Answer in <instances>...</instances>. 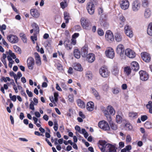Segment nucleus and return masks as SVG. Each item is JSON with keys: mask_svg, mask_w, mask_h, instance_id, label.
<instances>
[{"mask_svg": "<svg viewBox=\"0 0 152 152\" xmlns=\"http://www.w3.org/2000/svg\"><path fill=\"white\" fill-rule=\"evenodd\" d=\"M107 143L105 140L99 141L98 145L102 152H117V148L116 147L115 145Z\"/></svg>", "mask_w": 152, "mask_h": 152, "instance_id": "f257e3e1", "label": "nucleus"}, {"mask_svg": "<svg viewBox=\"0 0 152 152\" xmlns=\"http://www.w3.org/2000/svg\"><path fill=\"white\" fill-rule=\"evenodd\" d=\"M116 52L119 55L121 59L125 58V56L124 54V53H125L124 48L122 44H119L117 46Z\"/></svg>", "mask_w": 152, "mask_h": 152, "instance_id": "f03ea898", "label": "nucleus"}, {"mask_svg": "<svg viewBox=\"0 0 152 152\" xmlns=\"http://www.w3.org/2000/svg\"><path fill=\"white\" fill-rule=\"evenodd\" d=\"M80 21L82 26L83 29L87 30H90L91 29V23L88 20L83 18L81 19Z\"/></svg>", "mask_w": 152, "mask_h": 152, "instance_id": "7ed1b4c3", "label": "nucleus"}, {"mask_svg": "<svg viewBox=\"0 0 152 152\" xmlns=\"http://www.w3.org/2000/svg\"><path fill=\"white\" fill-rule=\"evenodd\" d=\"M99 72L101 75L104 78L108 77L110 73L107 67L105 66H102L100 69Z\"/></svg>", "mask_w": 152, "mask_h": 152, "instance_id": "20e7f679", "label": "nucleus"}, {"mask_svg": "<svg viewBox=\"0 0 152 152\" xmlns=\"http://www.w3.org/2000/svg\"><path fill=\"white\" fill-rule=\"evenodd\" d=\"M99 128L104 131H109L110 128L108 123L105 121H99L98 124Z\"/></svg>", "mask_w": 152, "mask_h": 152, "instance_id": "39448f33", "label": "nucleus"}, {"mask_svg": "<svg viewBox=\"0 0 152 152\" xmlns=\"http://www.w3.org/2000/svg\"><path fill=\"white\" fill-rule=\"evenodd\" d=\"M119 4L121 9L124 10L127 9L129 5L128 0H120Z\"/></svg>", "mask_w": 152, "mask_h": 152, "instance_id": "423d86ee", "label": "nucleus"}, {"mask_svg": "<svg viewBox=\"0 0 152 152\" xmlns=\"http://www.w3.org/2000/svg\"><path fill=\"white\" fill-rule=\"evenodd\" d=\"M106 56L109 58L113 59L115 57V52L113 48L111 47L107 48L105 51Z\"/></svg>", "mask_w": 152, "mask_h": 152, "instance_id": "0eeeda50", "label": "nucleus"}, {"mask_svg": "<svg viewBox=\"0 0 152 152\" xmlns=\"http://www.w3.org/2000/svg\"><path fill=\"white\" fill-rule=\"evenodd\" d=\"M141 56L142 60L146 63H149L151 60L150 55L146 52H142L141 53Z\"/></svg>", "mask_w": 152, "mask_h": 152, "instance_id": "6e6552de", "label": "nucleus"}, {"mask_svg": "<svg viewBox=\"0 0 152 152\" xmlns=\"http://www.w3.org/2000/svg\"><path fill=\"white\" fill-rule=\"evenodd\" d=\"M124 54L125 56H126L128 57L131 58H134L136 56V53L130 48L126 49Z\"/></svg>", "mask_w": 152, "mask_h": 152, "instance_id": "1a4fd4ad", "label": "nucleus"}, {"mask_svg": "<svg viewBox=\"0 0 152 152\" xmlns=\"http://www.w3.org/2000/svg\"><path fill=\"white\" fill-rule=\"evenodd\" d=\"M124 32L127 36L130 38L133 37V34L132 28L128 25H126L124 27Z\"/></svg>", "mask_w": 152, "mask_h": 152, "instance_id": "9d476101", "label": "nucleus"}, {"mask_svg": "<svg viewBox=\"0 0 152 152\" xmlns=\"http://www.w3.org/2000/svg\"><path fill=\"white\" fill-rule=\"evenodd\" d=\"M87 9L88 12L91 15L94 13V12L95 6L92 2H89L87 4Z\"/></svg>", "mask_w": 152, "mask_h": 152, "instance_id": "9b49d317", "label": "nucleus"}, {"mask_svg": "<svg viewBox=\"0 0 152 152\" xmlns=\"http://www.w3.org/2000/svg\"><path fill=\"white\" fill-rule=\"evenodd\" d=\"M105 38L109 42L113 41L114 39V35L113 32L110 30H107L105 34Z\"/></svg>", "mask_w": 152, "mask_h": 152, "instance_id": "f8f14e48", "label": "nucleus"}, {"mask_svg": "<svg viewBox=\"0 0 152 152\" xmlns=\"http://www.w3.org/2000/svg\"><path fill=\"white\" fill-rule=\"evenodd\" d=\"M140 79L143 81H146L148 78L149 75L145 71L141 70L139 72Z\"/></svg>", "mask_w": 152, "mask_h": 152, "instance_id": "ddd939ff", "label": "nucleus"}, {"mask_svg": "<svg viewBox=\"0 0 152 152\" xmlns=\"http://www.w3.org/2000/svg\"><path fill=\"white\" fill-rule=\"evenodd\" d=\"M8 40L12 43H15L18 42V39L17 36L12 34H10L7 37Z\"/></svg>", "mask_w": 152, "mask_h": 152, "instance_id": "4468645a", "label": "nucleus"}, {"mask_svg": "<svg viewBox=\"0 0 152 152\" xmlns=\"http://www.w3.org/2000/svg\"><path fill=\"white\" fill-rule=\"evenodd\" d=\"M140 2L138 0H135L132 3V9L133 11L137 12L140 9Z\"/></svg>", "mask_w": 152, "mask_h": 152, "instance_id": "2eb2a0df", "label": "nucleus"}, {"mask_svg": "<svg viewBox=\"0 0 152 152\" xmlns=\"http://www.w3.org/2000/svg\"><path fill=\"white\" fill-rule=\"evenodd\" d=\"M27 63L28 68L29 69L33 70L34 65V58L32 57H29L27 60Z\"/></svg>", "mask_w": 152, "mask_h": 152, "instance_id": "dca6fc26", "label": "nucleus"}, {"mask_svg": "<svg viewBox=\"0 0 152 152\" xmlns=\"http://www.w3.org/2000/svg\"><path fill=\"white\" fill-rule=\"evenodd\" d=\"M101 110L104 114V115L106 117L107 120L108 121H110L112 120V118L111 116L109 114V113L107 109L105 107L102 106L101 107Z\"/></svg>", "mask_w": 152, "mask_h": 152, "instance_id": "f3484780", "label": "nucleus"}, {"mask_svg": "<svg viewBox=\"0 0 152 152\" xmlns=\"http://www.w3.org/2000/svg\"><path fill=\"white\" fill-rule=\"evenodd\" d=\"M130 66L132 69L135 71H137L139 69V64L136 61H132L131 63Z\"/></svg>", "mask_w": 152, "mask_h": 152, "instance_id": "a211bd4d", "label": "nucleus"}, {"mask_svg": "<svg viewBox=\"0 0 152 152\" xmlns=\"http://www.w3.org/2000/svg\"><path fill=\"white\" fill-rule=\"evenodd\" d=\"M65 48L68 50H71L72 48L70 41L68 39H66L64 42Z\"/></svg>", "mask_w": 152, "mask_h": 152, "instance_id": "6ab92c4d", "label": "nucleus"}, {"mask_svg": "<svg viewBox=\"0 0 152 152\" xmlns=\"http://www.w3.org/2000/svg\"><path fill=\"white\" fill-rule=\"evenodd\" d=\"M88 48L84 46L81 49V52L82 56L83 57H86L88 56Z\"/></svg>", "mask_w": 152, "mask_h": 152, "instance_id": "aec40b11", "label": "nucleus"}, {"mask_svg": "<svg viewBox=\"0 0 152 152\" xmlns=\"http://www.w3.org/2000/svg\"><path fill=\"white\" fill-rule=\"evenodd\" d=\"M86 57L87 60L90 63L93 62L95 59V55L92 53H89Z\"/></svg>", "mask_w": 152, "mask_h": 152, "instance_id": "412c9836", "label": "nucleus"}, {"mask_svg": "<svg viewBox=\"0 0 152 152\" xmlns=\"http://www.w3.org/2000/svg\"><path fill=\"white\" fill-rule=\"evenodd\" d=\"M74 69L80 72H82L83 70V69L81 65L79 63H75L74 64L73 66Z\"/></svg>", "mask_w": 152, "mask_h": 152, "instance_id": "4be33fe9", "label": "nucleus"}, {"mask_svg": "<svg viewBox=\"0 0 152 152\" xmlns=\"http://www.w3.org/2000/svg\"><path fill=\"white\" fill-rule=\"evenodd\" d=\"M30 13L31 15L33 17L35 18H38L39 15V14L37 10L36 9L31 10Z\"/></svg>", "mask_w": 152, "mask_h": 152, "instance_id": "5701e85b", "label": "nucleus"}, {"mask_svg": "<svg viewBox=\"0 0 152 152\" xmlns=\"http://www.w3.org/2000/svg\"><path fill=\"white\" fill-rule=\"evenodd\" d=\"M94 103L92 102H88L86 106L87 110L89 111H91L94 109Z\"/></svg>", "mask_w": 152, "mask_h": 152, "instance_id": "b1692460", "label": "nucleus"}, {"mask_svg": "<svg viewBox=\"0 0 152 152\" xmlns=\"http://www.w3.org/2000/svg\"><path fill=\"white\" fill-rule=\"evenodd\" d=\"M34 55L36 64L38 66H40L41 64V62L39 55L37 53H35Z\"/></svg>", "mask_w": 152, "mask_h": 152, "instance_id": "393cba45", "label": "nucleus"}, {"mask_svg": "<svg viewBox=\"0 0 152 152\" xmlns=\"http://www.w3.org/2000/svg\"><path fill=\"white\" fill-rule=\"evenodd\" d=\"M115 38L116 42H119L122 41V37L120 33L117 32L115 34Z\"/></svg>", "mask_w": 152, "mask_h": 152, "instance_id": "a878e982", "label": "nucleus"}, {"mask_svg": "<svg viewBox=\"0 0 152 152\" xmlns=\"http://www.w3.org/2000/svg\"><path fill=\"white\" fill-rule=\"evenodd\" d=\"M107 109L108 111L109 114L114 115L115 113V110L112 106L110 105H108L107 108Z\"/></svg>", "mask_w": 152, "mask_h": 152, "instance_id": "bb28decb", "label": "nucleus"}, {"mask_svg": "<svg viewBox=\"0 0 152 152\" xmlns=\"http://www.w3.org/2000/svg\"><path fill=\"white\" fill-rule=\"evenodd\" d=\"M147 33L151 36H152V22L149 23L147 28Z\"/></svg>", "mask_w": 152, "mask_h": 152, "instance_id": "cd10ccee", "label": "nucleus"}, {"mask_svg": "<svg viewBox=\"0 0 152 152\" xmlns=\"http://www.w3.org/2000/svg\"><path fill=\"white\" fill-rule=\"evenodd\" d=\"M77 102L78 106L80 107L83 108L85 107V104L84 102L80 99L77 100Z\"/></svg>", "mask_w": 152, "mask_h": 152, "instance_id": "c85d7f7f", "label": "nucleus"}, {"mask_svg": "<svg viewBox=\"0 0 152 152\" xmlns=\"http://www.w3.org/2000/svg\"><path fill=\"white\" fill-rule=\"evenodd\" d=\"M119 19L120 22L119 24V26L120 28H121L123 26L124 22L126 20V19L123 16H120Z\"/></svg>", "mask_w": 152, "mask_h": 152, "instance_id": "c756f323", "label": "nucleus"}, {"mask_svg": "<svg viewBox=\"0 0 152 152\" xmlns=\"http://www.w3.org/2000/svg\"><path fill=\"white\" fill-rule=\"evenodd\" d=\"M75 58L77 59L79 58L80 57V53L78 49H75L73 52Z\"/></svg>", "mask_w": 152, "mask_h": 152, "instance_id": "7c9ffc66", "label": "nucleus"}, {"mask_svg": "<svg viewBox=\"0 0 152 152\" xmlns=\"http://www.w3.org/2000/svg\"><path fill=\"white\" fill-rule=\"evenodd\" d=\"M132 69L130 66H126L124 68V72L127 75L129 76L131 73Z\"/></svg>", "mask_w": 152, "mask_h": 152, "instance_id": "2f4dec72", "label": "nucleus"}, {"mask_svg": "<svg viewBox=\"0 0 152 152\" xmlns=\"http://www.w3.org/2000/svg\"><path fill=\"white\" fill-rule=\"evenodd\" d=\"M146 107L147 109H149V112L152 114V102L149 101L146 105Z\"/></svg>", "mask_w": 152, "mask_h": 152, "instance_id": "473e14b6", "label": "nucleus"}, {"mask_svg": "<svg viewBox=\"0 0 152 152\" xmlns=\"http://www.w3.org/2000/svg\"><path fill=\"white\" fill-rule=\"evenodd\" d=\"M92 92L95 96L97 98L99 99L100 98V96L99 94L97 91L94 88H91Z\"/></svg>", "mask_w": 152, "mask_h": 152, "instance_id": "72a5a7b5", "label": "nucleus"}, {"mask_svg": "<svg viewBox=\"0 0 152 152\" xmlns=\"http://www.w3.org/2000/svg\"><path fill=\"white\" fill-rule=\"evenodd\" d=\"M119 72V70L118 67L117 66H114L112 71V74L115 75H116L118 74Z\"/></svg>", "mask_w": 152, "mask_h": 152, "instance_id": "f704fd0d", "label": "nucleus"}, {"mask_svg": "<svg viewBox=\"0 0 152 152\" xmlns=\"http://www.w3.org/2000/svg\"><path fill=\"white\" fill-rule=\"evenodd\" d=\"M137 115V113L133 112H129V116L131 119L136 118Z\"/></svg>", "mask_w": 152, "mask_h": 152, "instance_id": "c9c22d12", "label": "nucleus"}, {"mask_svg": "<svg viewBox=\"0 0 152 152\" xmlns=\"http://www.w3.org/2000/svg\"><path fill=\"white\" fill-rule=\"evenodd\" d=\"M142 6L144 7H148L149 5V1L148 0H142Z\"/></svg>", "mask_w": 152, "mask_h": 152, "instance_id": "e433bc0d", "label": "nucleus"}, {"mask_svg": "<svg viewBox=\"0 0 152 152\" xmlns=\"http://www.w3.org/2000/svg\"><path fill=\"white\" fill-rule=\"evenodd\" d=\"M144 126L147 129H151L152 128V124L151 122L147 121L144 124Z\"/></svg>", "mask_w": 152, "mask_h": 152, "instance_id": "4c0bfd02", "label": "nucleus"}, {"mask_svg": "<svg viewBox=\"0 0 152 152\" xmlns=\"http://www.w3.org/2000/svg\"><path fill=\"white\" fill-rule=\"evenodd\" d=\"M86 76L88 79H91L93 77L92 72L90 71H87L86 72Z\"/></svg>", "mask_w": 152, "mask_h": 152, "instance_id": "58836bf2", "label": "nucleus"}, {"mask_svg": "<svg viewBox=\"0 0 152 152\" xmlns=\"http://www.w3.org/2000/svg\"><path fill=\"white\" fill-rule=\"evenodd\" d=\"M32 27L34 28V31L36 32V34L38 33L39 32V28L38 25L35 23H33L32 25Z\"/></svg>", "mask_w": 152, "mask_h": 152, "instance_id": "ea45409f", "label": "nucleus"}, {"mask_svg": "<svg viewBox=\"0 0 152 152\" xmlns=\"http://www.w3.org/2000/svg\"><path fill=\"white\" fill-rule=\"evenodd\" d=\"M20 36L21 39L24 43H26L27 42V38L26 35L23 33H20Z\"/></svg>", "mask_w": 152, "mask_h": 152, "instance_id": "a19ab883", "label": "nucleus"}, {"mask_svg": "<svg viewBox=\"0 0 152 152\" xmlns=\"http://www.w3.org/2000/svg\"><path fill=\"white\" fill-rule=\"evenodd\" d=\"M64 19L65 20V22L66 23H68L69 22V14L65 12H64Z\"/></svg>", "mask_w": 152, "mask_h": 152, "instance_id": "79ce46f5", "label": "nucleus"}, {"mask_svg": "<svg viewBox=\"0 0 152 152\" xmlns=\"http://www.w3.org/2000/svg\"><path fill=\"white\" fill-rule=\"evenodd\" d=\"M116 122L118 124H121L122 121V118L121 115H117L116 116Z\"/></svg>", "mask_w": 152, "mask_h": 152, "instance_id": "37998d69", "label": "nucleus"}, {"mask_svg": "<svg viewBox=\"0 0 152 152\" xmlns=\"http://www.w3.org/2000/svg\"><path fill=\"white\" fill-rule=\"evenodd\" d=\"M151 14V13L150 10L148 9H146L144 13L145 17L146 18H148L150 16Z\"/></svg>", "mask_w": 152, "mask_h": 152, "instance_id": "c03bdc74", "label": "nucleus"}, {"mask_svg": "<svg viewBox=\"0 0 152 152\" xmlns=\"http://www.w3.org/2000/svg\"><path fill=\"white\" fill-rule=\"evenodd\" d=\"M124 128L126 130H131L132 129V127L129 123H126L125 124Z\"/></svg>", "mask_w": 152, "mask_h": 152, "instance_id": "a18cd8bd", "label": "nucleus"}, {"mask_svg": "<svg viewBox=\"0 0 152 152\" xmlns=\"http://www.w3.org/2000/svg\"><path fill=\"white\" fill-rule=\"evenodd\" d=\"M100 23L101 26L105 28H107L109 25L108 23L106 20L101 21Z\"/></svg>", "mask_w": 152, "mask_h": 152, "instance_id": "49530a36", "label": "nucleus"}, {"mask_svg": "<svg viewBox=\"0 0 152 152\" xmlns=\"http://www.w3.org/2000/svg\"><path fill=\"white\" fill-rule=\"evenodd\" d=\"M97 32L98 34L100 36H103L104 34L103 30L101 28H98L97 29Z\"/></svg>", "mask_w": 152, "mask_h": 152, "instance_id": "de8ad7c7", "label": "nucleus"}, {"mask_svg": "<svg viewBox=\"0 0 152 152\" xmlns=\"http://www.w3.org/2000/svg\"><path fill=\"white\" fill-rule=\"evenodd\" d=\"M110 126L111 129L114 130H116L118 129V126L117 125L114 123L110 124Z\"/></svg>", "mask_w": 152, "mask_h": 152, "instance_id": "09e8293b", "label": "nucleus"}, {"mask_svg": "<svg viewBox=\"0 0 152 152\" xmlns=\"http://www.w3.org/2000/svg\"><path fill=\"white\" fill-rule=\"evenodd\" d=\"M14 48L15 49V51L18 54L21 53V51L19 47L15 45L14 46Z\"/></svg>", "mask_w": 152, "mask_h": 152, "instance_id": "8fccbe9b", "label": "nucleus"}, {"mask_svg": "<svg viewBox=\"0 0 152 152\" xmlns=\"http://www.w3.org/2000/svg\"><path fill=\"white\" fill-rule=\"evenodd\" d=\"M33 119L34 121V124L36 125L37 127H39L41 126V125L40 124L37 123L38 119L37 118L33 117Z\"/></svg>", "mask_w": 152, "mask_h": 152, "instance_id": "3c124183", "label": "nucleus"}, {"mask_svg": "<svg viewBox=\"0 0 152 152\" xmlns=\"http://www.w3.org/2000/svg\"><path fill=\"white\" fill-rule=\"evenodd\" d=\"M56 65L57 69L59 71L61 72L63 70L62 66L61 64L58 63L56 64Z\"/></svg>", "mask_w": 152, "mask_h": 152, "instance_id": "603ef678", "label": "nucleus"}, {"mask_svg": "<svg viewBox=\"0 0 152 152\" xmlns=\"http://www.w3.org/2000/svg\"><path fill=\"white\" fill-rule=\"evenodd\" d=\"M9 96L13 102H15L16 100V96L15 95H12L11 93L9 94Z\"/></svg>", "mask_w": 152, "mask_h": 152, "instance_id": "864d4df0", "label": "nucleus"}, {"mask_svg": "<svg viewBox=\"0 0 152 152\" xmlns=\"http://www.w3.org/2000/svg\"><path fill=\"white\" fill-rule=\"evenodd\" d=\"M69 101L72 102L74 101V96L72 94H69L68 96Z\"/></svg>", "mask_w": 152, "mask_h": 152, "instance_id": "5fc2aeb1", "label": "nucleus"}, {"mask_svg": "<svg viewBox=\"0 0 152 152\" xmlns=\"http://www.w3.org/2000/svg\"><path fill=\"white\" fill-rule=\"evenodd\" d=\"M36 33L35 34L34 33V36H31V40L32 41L33 43L34 44L35 43L34 40H36L37 39V36L36 35Z\"/></svg>", "mask_w": 152, "mask_h": 152, "instance_id": "6e6d98bb", "label": "nucleus"}, {"mask_svg": "<svg viewBox=\"0 0 152 152\" xmlns=\"http://www.w3.org/2000/svg\"><path fill=\"white\" fill-rule=\"evenodd\" d=\"M6 26L4 24H3L2 26H1L0 25V30L1 32L3 31V33H4V32L3 31V30H5L6 29Z\"/></svg>", "mask_w": 152, "mask_h": 152, "instance_id": "4d7b16f0", "label": "nucleus"}, {"mask_svg": "<svg viewBox=\"0 0 152 152\" xmlns=\"http://www.w3.org/2000/svg\"><path fill=\"white\" fill-rule=\"evenodd\" d=\"M51 40H48L45 42V44L46 45V47H51Z\"/></svg>", "mask_w": 152, "mask_h": 152, "instance_id": "13d9d810", "label": "nucleus"}, {"mask_svg": "<svg viewBox=\"0 0 152 152\" xmlns=\"http://www.w3.org/2000/svg\"><path fill=\"white\" fill-rule=\"evenodd\" d=\"M34 102L32 101L30 104L29 108L30 109L32 110H34Z\"/></svg>", "mask_w": 152, "mask_h": 152, "instance_id": "bf43d9fd", "label": "nucleus"}, {"mask_svg": "<svg viewBox=\"0 0 152 152\" xmlns=\"http://www.w3.org/2000/svg\"><path fill=\"white\" fill-rule=\"evenodd\" d=\"M102 88L103 91H107L108 88V86L107 84H105L102 86Z\"/></svg>", "mask_w": 152, "mask_h": 152, "instance_id": "052dcab7", "label": "nucleus"}, {"mask_svg": "<svg viewBox=\"0 0 152 152\" xmlns=\"http://www.w3.org/2000/svg\"><path fill=\"white\" fill-rule=\"evenodd\" d=\"M148 117L146 115H142L141 117V120L142 121H144L147 120Z\"/></svg>", "mask_w": 152, "mask_h": 152, "instance_id": "680f3d73", "label": "nucleus"}, {"mask_svg": "<svg viewBox=\"0 0 152 152\" xmlns=\"http://www.w3.org/2000/svg\"><path fill=\"white\" fill-rule=\"evenodd\" d=\"M79 34L78 33H75L73 34L72 36V38L76 39L79 36Z\"/></svg>", "mask_w": 152, "mask_h": 152, "instance_id": "e2e57ef3", "label": "nucleus"}, {"mask_svg": "<svg viewBox=\"0 0 152 152\" xmlns=\"http://www.w3.org/2000/svg\"><path fill=\"white\" fill-rule=\"evenodd\" d=\"M9 54L10 56L13 59H15L16 58V56L14 53H12L11 50L9 51Z\"/></svg>", "mask_w": 152, "mask_h": 152, "instance_id": "0e129e2a", "label": "nucleus"}, {"mask_svg": "<svg viewBox=\"0 0 152 152\" xmlns=\"http://www.w3.org/2000/svg\"><path fill=\"white\" fill-rule=\"evenodd\" d=\"M131 138L130 135L128 134L126 137V140L127 142H129L131 140Z\"/></svg>", "mask_w": 152, "mask_h": 152, "instance_id": "69168bd1", "label": "nucleus"}, {"mask_svg": "<svg viewBox=\"0 0 152 152\" xmlns=\"http://www.w3.org/2000/svg\"><path fill=\"white\" fill-rule=\"evenodd\" d=\"M26 92L29 97H32L33 96V93L29 91L28 90H26Z\"/></svg>", "mask_w": 152, "mask_h": 152, "instance_id": "338daca9", "label": "nucleus"}, {"mask_svg": "<svg viewBox=\"0 0 152 152\" xmlns=\"http://www.w3.org/2000/svg\"><path fill=\"white\" fill-rule=\"evenodd\" d=\"M71 43L72 45H75L76 44V39L72 38Z\"/></svg>", "mask_w": 152, "mask_h": 152, "instance_id": "774afa93", "label": "nucleus"}]
</instances>
